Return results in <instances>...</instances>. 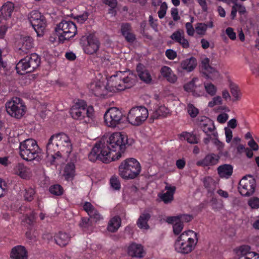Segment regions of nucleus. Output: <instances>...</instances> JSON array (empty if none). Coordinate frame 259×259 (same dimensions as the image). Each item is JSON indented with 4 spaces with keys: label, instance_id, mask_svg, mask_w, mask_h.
I'll use <instances>...</instances> for the list:
<instances>
[{
    "label": "nucleus",
    "instance_id": "f257e3e1",
    "mask_svg": "<svg viewBox=\"0 0 259 259\" xmlns=\"http://www.w3.org/2000/svg\"><path fill=\"white\" fill-rule=\"evenodd\" d=\"M128 140L125 133L115 132L109 137L107 143H96L89 155L90 161L100 159L105 163L115 161L121 158L126 144L132 145L133 140Z\"/></svg>",
    "mask_w": 259,
    "mask_h": 259
},
{
    "label": "nucleus",
    "instance_id": "f03ea898",
    "mask_svg": "<svg viewBox=\"0 0 259 259\" xmlns=\"http://www.w3.org/2000/svg\"><path fill=\"white\" fill-rule=\"evenodd\" d=\"M72 151V143L69 137L61 133L53 135L47 146V162L56 164L61 156L68 155Z\"/></svg>",
    "mask_w": 259,
    "mask_h": 259
},
{
    "label": "nucleus",
    "instance_id": "7ed1b4c3",
    "mask_svg": "<svg viewBox=\"0 0 259 259\" xmlns=\"http://www.w3.org/2000/svg\"><path fill=\"white\" fill-rule=\"evenodd\" d=\"M137 80L136 75L131 71H119L107 79V90L116 93L132 87Z\"/></svg>",
    "mask_w": 259,
    "mask_h": 259
},
{
    "label": "nucleus",
    "instance_id": "20e7f679",
    "mask_svg": "<svg viewBox=\"0 0 259 259\" xmlns=\"http://www.w3.org/2000/svg\"><path fill=\"white\" fill-rule=\"evenodd\" d=\"M198 240L197 234L194 231H185L176 239L174 244L175 250L182 254L189 253L195 248Z\"/></svg>",
    "mask_w": 259,
    "mask_h": 259
},
{
    "label": "nucleus",
    "instance_id": "39448f33",
    "mask_svg": "<svg viewBox=\"0 0 259 259\" xmlns=\"http://www.w3.org/2000/svg\"><path fill=\"white\" fill-rule=\"evenodd\" d=\"M70 113L73 119L83 123H92L95 118L93 107L88 106L85 102L83 100L76 102L71 108Z\"/></svg>",
    "mask_w": 259,
    "mask_h": 259
},
{
    "label": "nucleus",
    "instance_id": "423d86ee",
    "mask_svg": "<svg viewBox=\"0 0 259 259\" xmlns=\"http://www.w3.org/2000/svg\"><path fill=\"white\" fill-rule=\"evenodd\" d=\"M119 175L124 180L134 179L141 171L140 162L135 158H129L122 161L118 167Z\"/></svg>",
    "mask_w": 259,
    "mask_h": 259
},
{
    "label": "nucleus",
    "instance_id": "0eeeda50",
    "mask_svg": "<svg viewBox=\"0 0 259 259\" xmlns=\"http://www.w3.org/2000/svg\"><path fill=\"white\" fill-rule=\"evenodd\" d=\"M55 32L59 41L63 43L75 36L77 27L73 22L63 20L57 25Z\"/></svg>",
    "mask_w": 259,
    "mask_h": 259
},
{
    "label": "nucleus",
    "instance_id": "6e6552de",
    "mask_svg": "<svg viewBox=\"0 0 259 259\" xmlns=\"http://www.w3.org/2000/svg\"><path fill=\"white\" fill-rule=\"evenodd\" d=\"M39 151L36 141L28 139L21 142L19 145V153L21 157L27 161H31L35 158Z\"/></svg>",
    "mask_w": 259,
    "mask_h": 259
},
{
    "label": "nucleus",
    "instance_id": "1a4fd4ad",
    "mask_svg": "<svg viewBox=\"0 0 259 259\" xmlns=\"http://www.w3.org/2000/svg\"><path fill=\"white\" fill-rule=\"evenodd\" d=\"M149 113L144 106H136L131 108L127 113L126 119L133 126L142 125L147 119Z\"/></svg>",
    "mask_w": 259,
    "mask_h": 259
},
{
    "label": "nucleus",
    "instance_id": "9d476101",
    "mask_svg": "<svg viewBox=\"0 0 259 259\" xmlns=\"http://www.w3.org/2000/svg\"><path fill=\"white\" fill-rule=\"evenodd\" d=\"M8 114L17 119L21 118L26 113V106L22 99L19 98H13L6 104Z\"/></svg>",
    "mask_w": 259,
    "mask_h": 259
},
{
    "label": "nucleus",
    "instance_id": "9b49d317",
    "mask_svg": "<svg viewBox=\"0 0 259 259\" xmlns=\"http://www.w3.org/2000/svg\"><path fill=\"white\" fill-rule=\"evenodd\" d=\"M40 59L38 56L33 53L21 59L16 65V70L20 74L33 71L39 65Z\"/></svg>",
    "mask_w": 259,
    "mask_h": 259
},
{
    "label": "nucleus",
    "instance_id": "f8f14e48",
    "mask_svg": "<svg viewBox=\"0 0 259 259\" xmlns=\"http://www.w3.org/2000/svg\"><path fill=\"white\" fill-rule=\"evenodd\" d=\"M104 122L108 127L115 128L123 122V116L122 111L116 107H112L104 114Z\"/></svg>",
    "mask_w": 259,
    "mask_h": 259
},
{
    "label": "nucleus",
    "instance_id": "ddd939ff",
    "mask_svg": "<svg viewBox=\"0 0 259 259\" xmlns=\"http://www.w3.org/2000/svg\"><path fill=\"white\" fill-rule=\"evenodd\" d=\"M255 187L254 179L251 176H246L240 180L238 190L241 195L248 196L254 192Z\"/></svg>",
    "mask_w": 259,
    "mask_h": 259
},
{
    "label": "nucleus",
    "instance_id": "4468645a",
    "mask_svg": "<svg viewBox=\"0 0 259 259\" xmlns=\"http://www.w3.org/2000/svg\"><path fill=\"white\" fill-rule=\"evenodd\" d=\"M81 44L84 52L88 54L96 53L100 47V42L98 38L92 34L82 37Z\"/></svg>",
    "mask_w": 259,
    "mask_h": 259
},
{
    "label": "nucleus",
    "instance_id": "2eb2a0df",
    "mask_svg": "<svg viewBox=\"0 0 259 259\" xmlns=\"http://www.w3.org/2000/svg\"><path fill=\"white\" fill-rule=\"evenodd\" d=\"M184 89L194 97H199L205 95L203 87L197 77H194L191 81L186 83L184 85Z\"/></svg>",
    "mask_w": 259,
    "mask_h": 259
},
{
    "label": "nucleus",
    "instance_id": "dca6fc26",
    "mask_svg": "<svg viewBox=\"0 0 259 259\" xmlns=\"http://www.w3.org/2000/svg\"><path fill=\"white\" fill-rule=\"evenodd\" d=\"M105 78L99 76L96 77L89 85L90 91L95 96L98 97L104 96L107 93V85H105Z\"/></svg>",
    "mask_w": 259,
    "mask_h": 259
},
{
    "label": "nucleus",
    "instance_id": "f3484780",
    "mask_svg": "<svg viewBox=\"0 0 259 259\" xmlns=\"http://www.w3.org/2000/svg\"><path fill=\"white\" fill-rule=\"evenodd\" d=\"M209 59L206 56H202L201 58V66L203 69V73L206 77L211 80H215L220 76L219 72L209 64Z\"/></svg>",
    "mask_w": 259,
    "mask_h": 259
},
{
    "label": "nucleus",
    "instance_id": "a211bd4d",
    "mask_svg": "<svg viewBox=\"0 0 259 259\" xmlns=\"http://www.w3.org/2000/svg\"><path fill=\"white\" fill-rule=\"evenodd\" d=\"M176 191V187L166 185L164 190L158 196L159 199L165 204L171 203L174 200V195Z\"/></svg>",
    "mask_w": 259,
    "mask_h": 259
},
{
    "label": "nucleus",
    "instance_id": "6ab92c4d",
    "mask_svg": "<svg viewBox=\"0 0 259 259\" xmlns=\"http://www.w3.org/2000/svg\"><path fill=\"white\" fill-rule=\"evenodd\" d=\"M238 259H259V254L250 251L247 245L240 246L237 251Z\"/></svg>",
    "mask_w": 259,
    "mask_h": 259
},
{
    "label": "nucleus",
    "instance_id": "aec40b11",
    "mask_svg": "<svg viewBox=\"0 0 259 259\" xmlns=\"http://www.w3.org/2000/svg\"><path fill=\"white\" fill-rule=\"evenodd\" d=\"M127 251L130 256L138 258L143 257L145 254L143 246L140 244L134 242L128 245Z\"/></svg>",
    "mask_w": 259,
    "mask_h": 259
},
{
    "label": "nucleus",
    "instance_id": "412c9836",
    "mask_svg": "<svg viewBox=\"0 0 259 259\" xmlns=\"http://www.w3.org/2000/svg\"><path fill=\"white\" fill-rule=\"evenodd\" d=\"M197 65V62L196 59L192 57L183 60L180 63V68L177 70L178 72H181L182 70H184L187 72H190L194 70Z\"/></svg>",
    "mask_w": 259,
    "mask_h": 259
},
{
    "label": "nucleus",
    "instance_id": "4be33fe9",
    "mask_svg": "<svg viewBox=\"0 0 259 259\" xmlns=\"http://www.w3.org/2000/svg\"><path fill=\"white\" fill-rule=\"evenodd\" d=\"M170 38L175 42L179 43L184 48L187 49L190 47L189 42L185 38L184 32L182 30H178L172 33Z\"/></svg>",
    "mask_w": 259,
    "mask_h": 259
},
{
    "label": "nucleus",
    "instance_id": "5701e85b",
    "mask_svg": "<svg viewBox=\"0 0 259 259\" xmlns=\"http://www.w3.org/2000/svg\"><path fill=\"white\" fill-rule=\"evenodd\" d=\"M83 207L84 210L90 216V218L93 219L95 223H97L103 219L102 217L91 203L88 202H85Z\"/></svg>",
    "mask_w": 259,
    "mask_h": 259
},
{
    "label": "nucleus",
    "instance_id": "b1692460",
    "mask_svg": "<svg viewBox=\"0 0 259 259\" xmlns=\"http://www.w3.org/2000/svg\"><path fill=\"white\" fill-rule=\"evenodd\" d=\"M220 156L215 154H209L206 155L203 159L197 162L198 166H207L217 164L219 160Z\"/></svg>",
    "mask_w": 259,
    "mask_h": 259
},
{
    "label": "nucleus",
    "instance_id": "393cba45",
    "mask_svg": "<svg viewBox=\"0 0 259 259\" xmlns=\"http://www.w3.org/2000/svg\"><path fill=\"white\" fill-rule=\"evenodd\" d=\"M33 47V41L29 36H23L20 38L18 43L19 49L24 53H27Z\"/></svg>",
    "mask_w": 259,
    "mask_h": 259
},
{
    "label": "nucleus",
    "instance_id": "a878e982",
    "mask_svg": "<svg viewBox=\"0 0 259 259\" xmlns=\"http://www.w3.org/2000/svg\"><path fill=\"white\" fill-rule=\"evenodd\" d=\"M199 126L202 131L208 135L210 133H214V126L211 120L207 117L204 116L201 118Z\"/></svg>",
    "mask_w": 259,
    "mask_h": 259
},
{
    "label": "nucleus",
    "instance_id": "bb28decb",
    "mask_svg": "<svg viewBox=\"0 0 259 259\" xmlns=\"http://www.w3.org/2000/svg\"><path fill=\"white\" fill-rule=\"evenodd\" d=\"M161 75L170 83H175L177 79V76L174 73L171 68L167 66H163L160 69Z\"/></svg>",
    "mask_w": 259,
    "mask_h": 259
},
{
    "label": "nucleus",
    "instance_id": "cd10ccee",
    "mask_svg": "<svg viewBox=\"0 0 259 259\" xmlns=\"http://www.w3.org/2000/svg\"><path fill=\"white\" fill-rule=\"evenodd\" d=\"M166 222L173 225V231L175 234H179L183 229V224L179 217H168L166 218Z\"/></svg>",
    "mask_w": 259,
    "mask_h": 259
},
{
    "label": "nucleus",
    "instance_id": "c85d7f7f",
    "mask_svg": "<svg viewBox=\"0 0 259 259\" xmlns=\"http://www.w3.org/2000/svg\"><path fill=\"white\" fill-rule=\"evenodd\" d=\"M10 256L12 259H27V251L24 247L17 246L12 249Z\"/></svg>",
    "mask_w": 259,
    "mask_h": 259
},
{
    "label": "nucleus",
    "instance_id": "c756f323",
    "mask_svg": "<svg viewBox=\"0 0 259 259\" xmlns=\"http://www.w3.org/2000/svg\"><path fill=\"white\" fill-rule=\"evenodd\" d=\"M150 217V214L147 211L142 213L137 221V225L138 228L144 231L149 229L150 227L148 222Z\"/></svg>",
    "mask_w": 259,
    "mask_h": 259
},
{
    "label": "nucleus",
    "instance_id": "7c9ffc66",
    "mask_svg": "<svg viewBox=\"0 0 259 259\" xmlns=\"http://www.w3.org/2000/svg\"><path fill=\"white\" fill-rule=\"evenodd\" d=\"M137 71L140 79L146 83H150L152 81V76L149 71L141 64L137 66Z\"/></svg>",
    "mask_w": 259,
    "mask_h": 259
},
{
    "label": "nucleus",
    "instance_id": "2f4dec72",
    "mask_svg": "<svg viewBox=\"0 0 259 259\" xmlns=\"http://www.w3.org/2000/svg\"><path fill=\"white\" fill-rule=\"evenodd\" d=\"M31 25L36 32L37 36H42L47 26L45 17L42 15L40 19L37 20L36 24H32Z\"/></svg>",
    "mask_w": 259,
    "mask_h": 259
},
{
    "label": "nucleus",
    "instance_id": "473e14b6",
    "mask_svg": "<svg viewBox=\"0 0 259 259\" xmlns=\"http://www.w3.org/2000/svg\"><path fill=\"white\" fill-rule=\"evenodd\" d=\"M13 172L23 179H26L30 176L29 169L22 163H18L15 165Z\"/></svg>",
    "mask_w": 259,
    "mask_h": 259
},
{
    "label": "nucleus",
    "instance_id": "72a5a7b5",
    "mask_svg": "<svg viewBox=\"0 0 259 259\" xmlns=\"http://www.w3.org/2000/svg\"><path fill=\"white\" fill-rule=\"evenodd\" d=\"M14 9L13 3L8 2L3 5L0 9L2 16L6 19L11 17Z\"/></svg>",
    "mask_w": 259,
    "mask_h": 259
},
{
    "label": "nucleus",
    "instance_id": "f704fd0d",
    "mask_svg": "<svg viewBox=\"0 0 259 259\" xmlns=\"http://www.w3.org/2000/svg\"><path fill=\"white\" fill-rule=\"evenodd\" d=\"M218 174L221 178H228L233 172V167L230 164H223L218 167Z\"/></svg>",
    "mask_w": 259,
    "mask_h": 259
},
{
    "label": "nucleus",
    "instance_id": "c9c22d12",
    "mask_svg": "<svg viewBox=\"0 0 259 259\" xmlns=\"http://www.w3.org/2000/svg\"><path fill=\"white\" fill-rule=\"evenodd\" d=\"M70 236L66 233L59 232L55 237L56 243L60 246L66 245L70 241Z\"/></svg>",
    "mask_w": 259,
    "mask_h": 259
},
{
    "label": "nucleus",
    "instance_id": "e433bc0d",
    "mask_svg": "<svg viewBox=\"0 0 259 259\" xmlns=\"http://www.w3.org/2000/svg\"><path fill=\"white\" fill-rule=\"evenodd\" d=\"M169 110L164 105L159 106L154 111L152 115L153 119L160 117H165L170 114Z\"/></svg>",
    "mask_w": 259,
    "mask_h": 259
},
{
    "label": "nucleus",
    "instance_id": "4c0bfd02",
    "mask_svg": "<svg viewBox=\"0 0 259 259\" xmlns=\"http://www.w3.org/2000/svg\"><path fill=\"white\" fill-rule=\"evenodd\" d=\"M75 165L73 162H68L64 167L63 175L67 181L73 179L75 176Z\"/></svg>",
    "mask_w": 259,
    "mask_h": 259
},
{
    "label": "nucleus",
    "instance_id": "58836bf2",
    "mask_svg": "<svg viewBox=\"0 0 259 259\" xmlns=\"http://www.w3.org/2000/svg\"><path fill=\"white\" fill-rule=\"evenodd\" d=\"M121 220L120 217L115 216L109 221L107 230L111 232H116L121 225Z\"/></svg>",
    "mask_w": 259,
    "mask_h": 259
},
{
    "label": "nucleus",
    "instance_id": "ea45409f",
    "mask_svg": "<svg viewBox=\"0 0 259 259\" xmlns=\"http://www.w3.org/2000/svg\"><path fill=\"white\" fill-rule=\"evenodd\" d=\"M131 26L128 24H123L121 26V33L126 40L128 42H133L135 39V35L130 32Z\"/></svg>",
    "mask_w": 259,
    "mask_h": 259
},
{
    "label": "nucleus",
    "instance_id": "a19ab883",
    "mask_svg": "<svg viewBox=\"0 0 259 259\" xmlns=\"http://www.w3.org/2000/svg\"><path fill=\"white\" fill-rule=\"evenodd\" d=\"M229 87L230 89L231 93L233 97L232 100L234 102L239 101L241 97V93L238 87L232 81H229Z\"/></svg>",
    "mask_w": 259,
    "mask_h": 259
},
{
    "label": "nucleus",
    "instance_id": "79ce46f5",
    "mask_svg": "<svg viewBox=\"0 0 259 259\" xmlns=\"http://www.w3.org/2000/svg\"><path fill=\"white\" fill-rule=\"evenodd\" d=\"M204 92H205L210 96H214L218 92V88L211 82H206L204 83Z\"/></svg>",
    "mask_w": 259,
    "mask_h": 259
},
{
    "label": "nucleus",
    "instance_id": "37998d69",
    "mask_svg": "<svg viewBox=\"0 0 259 259\" xmlns=\"http://www.w3.org/2000/svg\"><path fill=\"white\" fill-rule=\"evenodd\" d=\"M195 33L200 36H204L207 30V24L205 23H197L195 25Z\"/></svg>",
    "mask_w": 259,
    "mask_h": 259
},
{
    "label": "nucleus",
    "instance_id": "c03bdc74",
    "mask_svg": "<svg viewBox=\"0 0 259 259\" xmlns=\"http://www.w3.org/2000/svg\"><path fill=\"white\" fill-rule=\"evenodd\" d=\"M181 139L187 140L191 144L197 143L198 140L195 135L190 133L184 132L180 135Z\"/></svg>",
    "mask_w": 259,
    "mask_h": 259
},
{
    "label": "nucleus",
    "instance_id": "a18cd8bd",
    "mask_svg": "<svg viewBox=\"0 0 259 259\" xmlns=\"http://www.w3.org/2000/svg\"><path fill=\"white\" fill-rule=\"evenodd\" d=\"M80 226L83 231L88 233H91L93 231L92 224L89 219H82Z\"/></svg>",
    "mask_w": 259,
    "mask_h": 259
},
{
    "label": "nucleus",
    "instance_id": "49530a36",
    "mask_svg": "<svg viewBox=\"0 0 259 259\" xmlns=\"http://www.w3.org/2000/svg\"><path fill=\"white\" fill-rule=\"evenodd\" d=\"M42 16V15L39 12L36 10L32 11L28 15V19L31 24H36L37 20L40 19Z\"/></svg>",
    "mask_w": 259,
    "mask_h": 259
},
{
    "label": "nucleus",
    "instance_id": "de8ad7c7",
    "mask_svg": "<svg viewBox=\"0 0 259 259\" xmlns=\"http://www.w3.org/2000/svg\"><path fill=\"white\" fill-rule=\"evenodd\" d=\"M49 191L51 194L54 195H61L63 194V190L59 185H54L50 187Z\"/></svg>",
    "mask_w": 259,
    "mask_h": 259
},
{
    "label": "nucleus",
    "instance_id": "09e8293b",
    "mask_svg": "<svg viewBox=\"0 0 259 259\" xmlns=\"http://www.w3.org/2000/svg\"><path fill=\"white\" fill-rule=\"evenodd\" d=\"M223 103L222 98L220 96H215L213 97L211 100L208 103V106L212 108L216 105H221Z\"/></svg>",
    "mask_w": 259,
    "mask_h": 259
},
{
    "label": "nucleus",
    "instance_id": "8fccbe9b",
    "mask_svg": "<svg viewBox=\"0 0 259 259\" xmlns=\"http://www.w3.org/2000/svg\"><path fill=\"white\" fill-rule=\"evenodd\" d=\"M248 205L252 209H258L259 208V198L256 197L250 198L248 201Z\"/></svg>",
    "mask_w": 259,
    "mask_h": 259
},
{
    "label": "nucleus",
    "instance_id": "3c124183",
    "mask_svg": "<svg viewBox=\"0 0 259 259\" xmlns=\"http://www.w3.org/2000/svg\"><path fill=\"white\" fill-rule=\"evenodd\" d=\"M187 111L191 117H195L199 113V110L192 104H189L187 106Z\"/></svg>",
    "mask_w": 259,
    "mask_h": 259
},
{
    "label": "nucleus",
    "instance_id": "603ef678",
    "mask_svg": "<svg viewBox=\"0 0 259 259\" xmlns=\"http://www.w3.org/2000/svg\"><path fill=\"white\" fill-rule=\"evenodd\" d=\"M110 186L112 189L115 190H119L120 188V183L119 179L116 177H112L110 179Z\"/></svg>",
    "mask_w": 259,
    "mask_h": 259
},
{
    "label": "nucleus",
    "instance_id": "864d4df0",
    "mask_svg": "<svg viewBox=\"0 0 259 259\" xmlns=\"http://www.w3.org/2000/svg\"><path fill=\"white\" fill-rule=\"evenodd\" d=\"M212 134L215 138L213 142V144L217 147L218 150L221 152L224 147V144L218 139V133L217 132H214Z\"/></svg>",
    "mask_w": 259,
    "mask_h": 259
},
{
    "label": "nucleus",
    "instance_id": "5fc2aeb1",
    "mask_svg": "<svg viewBox=\"0 0 259 259\" xmlns=\"http://www.w3.org/2000/svg\"><path fill=\"white\" fill-rule=\"evenodd\" d=\"M167 9V6L165 2L162 3L160 7V9L158 12V17L159 18H163L166 14V10Z\"/></svg>",
    "mask_w": 259,
    "mask_h": 259
},
{
    "label": "nucleus",
    "instance_id": "6e6d98bb",
    "mask_svg": "<svg viewBox=\"0 0 259 259\" xmlns=\"http://www.w3.org/2000/svg\"><path fill=\"white\" fill-rule=\"evenodd\" d=\"M249 67L252 73L259 77V65L254 63H249Z\"/></svg>",
    "mask_w": 259,
    "mask_h": 259
},
{
    "label": "nucleus",
    "instance_id": "4d7b16f0",
    "mask_svg": "<svg viewBox=\"0 0 259 259\" xmlns=\"http://www.w3.org/2000/svg\"><path fill=\"white\" fill-rule=\"evenodd\" d=\"M225 34L232 40H235L236 39V34L232 27H227L225 30Z\"/></svg>",
    "mask_w": 259,
    "mask_h": 259
},
{
    "label": "nucleus",
    "instance_id": "13d9d810",
    "mask_svg": "<svg viewBox=\"0 0 259 259\" xmlns=\"http://www.w3.org/2000/svg\"><path fill=\"white\" fill-rule=\"evenodd\" d=\"M185 27L188 35L190 36H194L195 32V30L192 23L190 22L186 23L185 24Z\"/></svg>",
    "mask_w": 259,
    "mask_h": 259
},
{
    "label": "nucleus",
    "instance_id": "bf43d9fd",
    "mask_svg": "<svg viewBox=\"0 0 259 259\" xmlns=\"http://www.w3.org/2000/svg\"><path fill=\"white\" fill-rule=\"evenodd\" d=\"M224 131L226 138V142L227 143H229L231 142L233 137V132L231 129L229 128V127H226L224 128Z\"/></svg>",
    "mask_w": 259,
    "mask_h": 259
},
{
    "label": "nucleus",
    "instance_id": "052dcab7",
    "mask_svg": "<svg viewBox=\"0 0 259 259\" xmlns=\"http://www.w3.org/2000/svg\"><path fill=\"white\" fill-rule=\"evenodd\" d=\"M229 118V115L226 113H222L218 115L217 118V121L221 123H225Z\"/></svg>",
    "mask_w": 259,
    "mask_h": 259
},
{
    "label": "nucleus",
    "instance_id": "680f3d73",
    "mask_svg": "<svg viewBox=\"0 0 259 259\" xmlns=\"http://www.w3.org/2000/svg\"><path fill=\"white\" fill-rule=\"evenodd\" d=\"M35 194L34 190L32 188H29L26 190L24 194L25 199L28 201H31L33 199V197Z\"/></svg>",
    "mask_w": 259,
    "mask_h": 259
},
{
    "label": "nucleus",
    "instance_id": "e2e57ef3",
    "mask_svg": "<svg viewBox=\"0 0 259 259\" xmlns=\"http://www.w3.org/2000/svg\"><path fill=\"white\" fill-rule=\"evenodd\" d=\"M204 184L206 187L209 188L214 185V182L211 177H207L204 178Z\"/></svg>",
    "mask_w": 259,
    "mask_h": 259
},
{
    "label": "nucleus",
    "instance_id": "0e129e2a",
    "mask_svg": "<svg viewBox=\"0 0 259 259\" xmlns=\"http://www.w3.org/2000/svg\"><path fill=\"white\" fill-rule=\"evenodd\" d=\"M88 13L84 12L82 15L76 16V19L78 22L83 23L88 19Z\"/></svg>",
    "mask_w": 259,
    "mask_h": 259
},
{
    "label": "nucleus",
    "instance_id": "69168bd1",
    "mask_svg": "<svg viewBox=\"0 0 259 259\" xmlns=\"http://www.w3.org/2000/svg\"><path fill=\"white\" fill-rule=\"evenodd\" d=\"M137 188L134 185L126 188L124 191V197L126 198L127 196H128V193H132L134 194L136 193L137 191Z\"/></svg>",
    "mask_w": 259,
    "mask_h": 259
},
{
    "label": "nucleus",
    "instance_id": "338daca9",
    "mask_svg": "<svg viewBox=\"0 0 259 259\" xmlns=\"http://www.w3.org/2000/svg\"><path fill=\"white\" fill-rule=\"evenodd\" d=\"M237 126V121L236 118H233L230 119L227 122V127L230 129H234Z\"/></svg>",
    "mask_w": 259,
    "mask_h": 259
},
{
    "label": "nucleus",
    "instance_id": "774afa93",
    "mask_svg": "<svg viewBox=\"0 0 259 259\" xmlns=\"http://www.w3.org/2000/svg\"><path fill=\"white\" fill-rule=\"evenodd\" d=\"M166 57L170 60H174L177 57V53L171 49L167 50L165 52Z\"/></svg>",
    "mask_w": 259,
    "mask_h": 259
}]
</instances>
